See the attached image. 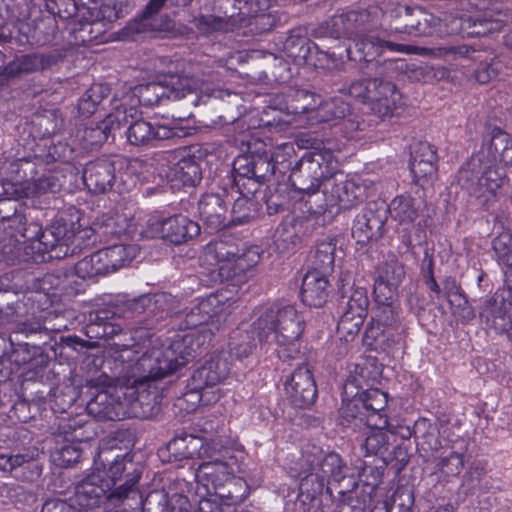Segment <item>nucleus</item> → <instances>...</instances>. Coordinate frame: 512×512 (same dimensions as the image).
Returning <instances> with one entry per match:
<instances>
[{
    "label": "nucleus",
    "instance_id": "22",
    "mask_svg": "<svg viewBox=\"0 0 512 512\" xmlns=\"http://www.w3.org/2000/svg\"><path fill=\"white\" fill-rule=\"evenodd\" d=\"M369 105L371 111L381 118L390 116L401 95L396 85L388 80L372 78Z\"/></svg>",
    "mask_w": 512,
    "mask_h": 512
},
{
    "label": "nucleus",
    "instance_id": "13",
    "mask_svg": "<svg viewBox=\"0 0 512 512\" xmlns=\"http://www.w3.org/2000/svg\"><path fill=\"white\" fill-rule=\"evenodd\" d=\"M438 19L420 8L400 6L395 10V19L388 30L391 33H404L412 36H426L433 32Z\"/></svg>",
    "mask_w": 512,
    "mask_h": 512
},
{
    "label": "nucleus",
    "instance_id": "4",
    "mask_svg": "<svg viewBox=\"0 0 512 512\" xmlns=\"http://www.w3.org/2000/svg\"><path fill=\"white\" fill-rule=\"evenodd\" d=\"M253 327L260 341L278 346L276 351L280 359H295L300 354L298 341L304 330V320L293 306L273 304L262 308Z\"/></svg>",
    "mask_w": 512,
    "mask_h": 512
},
{
    "label": "nucleus",
    "instance_id": "24",
    "mask_svg": "<svg viewBox=\"0 0 512 512\" xmlns=\"http://www.w3.org/2000/svg\"><path fill=\"white\" fill-rule=\"evenodd\" d=\"M136 248L132 245L113 244L109 247L98 249L99 275H108L119 268L129 265L135 258Z\"/></svg>",
    "mask_w": 512,
    "mask_h": 512
},
{
    "label": "nucleus",
    "instance_id": "60",
    "mask_svg": "<svg viewBox=\"0 0 512 512\" xmlns=\"http://www.w3.org/2000/svg\"><path fill=\"white\" fill-rule=\"evenodd\" d=\"M234 183L238 189L240 196L254 198V195L259 190L262 182L255 178L254 176H251L247 178L234 177Z\"/></svg>",
    "mask_w": 512,
    "mask_h": 512
},
{
    "label": "nucleus",
    "instance_id": "6",
    "mask_svg": "<svg viewBox=\"0 0 512 512\" xmlns=\"http://www.w3.org/2000/svg\"><path fill=\"white\" fill-rule=\"evenodd\" d=\"M260 260L259 248L249 247L240 253L239 248L225 240L209 242L201 255L203 265L217 269L221 282L239 286L248 279L247 272Z\"/></svg>",
    "mask_w": 512,
    "mask_h": 512
},
{
    "label": "nucleus",
    "instance_id": "64",
    "mask_svg": "<svg viewBox=\"0 0 512 512\" xmlns=\"http://www.w3.org/2000/svg\"><path fill=\"white\" fill-rule=\"evenodd\" d=\"M41 512H78V508L65 500L55 498L46 500Z\"/></svg>",
    "mask_w": 512,
    "mask_h": 512
},
{
    "label": "nucleus",
    "instance_id": "21",
    "mask_svg": "<svg viewBox=\"0 0 512 512\" xmlns=\"http://www.w3.org/2000/svg\"><path fill=\"white\" fill-rule=\"evenodd\" d=\"M436 148L426 141H417L411 145L410 171L416 182L432 180L437 174Z\"/></svg>",
    "mask_w": 512,
    "mask_h": 512
},
{
    "label": "nucleus",
    "instance_id": "47",
    "mask_svg": "<svg viewBox=\"0 0 512 512\" xmlns=\"http://www.w3.org/2000/svg\"><path fill=\"white\" fill-rule=\"evenodd\" d=\"M76 497L80 506L94 508L96 505V482L94 475L87 476L77 485Z\"/></svg>",
    "mask_w": 512,
    "mask_h": 512
},
{
    "label": "nucleus",
    "instance_id": "29",
    "mask_svg": "<svg viewBox=\"0 0 512 512\" xmlns=\"http://www.w3.org/2000/svg\"><path fill=\"white\" fill-rule=\"evenodd\" d=\"M50 188L49 179L40 178L37 181L11 182L0 181V201L5 199H20L32 197Z\"/></svg>",
    "mask_w": 512,
    "mask_h": 512
},
{
    "label": "nucleus",
    "instance_id": "62",
    "mask_svg": "<svg viewBox=\"0 0 512 512\" xmlns=\"http://www.w3.org/2000/svg\"><path fill=\"white\" fill-rule=\"evenodd\" d=\"M385 336V326L379 321H372L365 329L364 341L369 346H381Z\"/></svg>",
    "mask_w": 512,
    "mask_h": 512
},
{
    "label": "nucleus",
    "instance_id": "37",
    "mask_svg": "<svg viewBox=\"0 0 512 512\" xmlns=\"http://www.w3.org/2000/svg\"><path fill=\"white\" fill-rule=\"evenodd\" d=\"M302 223L296 220L282 223L276 230L275 244L281 251H288L301 242Z\"/></svg>",
    "mask_w": 512,
    "mask_h": 512
},
{
    "label": "nucleus",
    "instance_id": "39",
    "mask_svg": "<svg viewBox=\"0 0 512 512\" xmlns=\"http://www.w3.org/2000/svg\"><path fill=\"white\" fill-rule=\"evenodd\" d=\"M350 114V105L341 97L321 101L317 115L313 118L318 122H328L334 119H343Z\"/></svg>",
    "mask_w": 512,
    "mask_h": 512
},
{
    "label": "nucleus",
    "instance_id": "49",
    "mask_svg": "<svg viewBox=\"0 0 512 512\" xmlns=\"http://www.w3.org/2000/svg\"><path fill=\"white\" fill-rule=\"evenodd\" d=\"M464 467V453L451 452L437 463L438 470L447 477L458 476Z\"/></svg>",
    "mask_w": 512,
    "mask_h": 512
},
{
    "label": "nucleus",
    "instance_id": "50",
    "mask_svg": "<svg viewBox=\"0 0 512 512\" xmlns=\"http://www.w3.org/2000/svg\"><path fill=\"white\" fill-rule=\"evenodd\" d=\"M321 101V97L315 93L304 89L298 90L295 94L296 105L294 106V109L296 112H314L315 115H317Z\"/></svg>",
    "mask_w": 512,
    "mask_h": 512
},
{
    "label": "nucleus",
    "instance_id": "46",
    "mask_svg": "<svg viewBox=\"0 0 512 512\" xmlns=\"http://www.w3.org/2000/svg\"><path fill=\"white\" fill-rule=\"evenodd\" d=\"M231 18L232 16L226 19L214 15H201L200 17L195 18L194 22L195 26L200 32L209 34L211 32H226L230 30L232 26V24L230 23Z\"/></svg>",
    "mask_w": 512,
    "mask_h": 512
},
{
    "label": "nucleus",
    "instance_id": "31",
    "mask_svg": "<svg viewBox=\"0 0 512 512\" xmlns=\"http://www.w3.org/2000/svg\"><path fill=\"white\" fill-rule=\"evenodd\" d=\"M336 258V243L334 240L322 241L317 244L315 250L308 258L310 270L319 271L327 276L333 271Z\"/></svg>",
    "mask_w": 512,
    "mask_h": 512
},
{
    "label": "nucleus",
    "instance_id": "30",
    "mask_svg": "<svg viewBox=\"0 0 512 512\" xmlns=\"http://www.w3.org/2000/svg\"><path fill=\"white\" fill-rule=\"evenodd\" d=\"M461 32L469 36H484L500 30L501 22L493 19L488 12L464 15L459 18Z\"/></svg>",
    "mask_w": 512,
    "mask_h": 512
},
{
    "label": "nucleus",
    "instance_id": "11",
    "mask_svg": "<svg viewBox=\"0 0 512 512\" xmlns=\"http://www.w3.org/2000/svg\"><path fill=\"white\" fill-rule=\"evenodd\" d=\"M199 456L207 460L199 464L196 469L197 483L203 486L207 493L214 492L217 495V492L224 490L226 482L232 479L234 469L228 461L214 457L209 445L200 446Z\"/></svg>",
    "mask_w": 512,
    "mask_h": 512
},
{
    "label": "nucleus",
    "instance_id": "16",
    "mask_svg": "<svg viewBox=\"0 0 512 512\" xmlns=\"http://www.w3.org/2000/svg\"><path fill=\"white\" fill-rule=\"evenodd\" d=\"M240 21L247 20V26L257 33H265L276 26L278 17L269 9L277 0H235Z\"/></svg>",
    "mask_w": 512,
    "mask_h": 512
},
{
    "label": "nucleus",
    "instance_id": "12",
    "mask_svg": "<svg viewBox=\"0 0 512 512\" xmlns=\"http://www.w3.org/2000/svg\"><path fill=\"white\" fill-rule=\"evenodd\" d=\"M63 58V52L58 49L45 53L18 55L6 66L0 68V86L23 75L50 69L62 61Z\"/></svg>",
    "mask_w": 512,
    "mask_h": 512
},
{
    "label": "nucleus",
    "instance_id": "20",
    "mask_svg": "<svg viewBox=\"0 0 512 512\" xmlns=\"http://www.w3.org/2000/svg\"><path fill=\"white\" fill-rule=\"evenodd\" d=\"M126 166L125 159L118 154L101 155L98 157V193L116 192L122 194L126 186L122 179V171Z\"/></svg>",
    "mask_w": 512,
    "mask_h": 512
},
{
    "label": "nucleus",
    "instance_id": "57",
    "mask_svg": "<svg viewBox=\"0 0 512 512\" xmlns=\"http://www.w3.org/2000/svg\"><path fill=\"white\" fill-rule=\"evenodd\" d=\"M4 294L0 293V325L18 322L22 318L21 310L24 305L18 302L15 305H10L3 300Z\"/></svg>",
    "mask_w": 512,
    "mask_h": 512
},
{
    "label": "nucleus",
    "instance_id": "14",
    "mask_svg": "<svg viewBox=\"0 0 512 512\" xmlns=\"http://www.w3.org/2000/svg\"><path fill=\"white\" fill-rule=\"evenodd\" d=\"M404 278V265L395 255H388L377 269L374 283L376 302L393 301Z\"/></svg>",
    "mask_w": 512,
    "mask_h": 512
},
{
    "label": "nucleus",
    "instance_id": "8",
    "mask_svg": "<svg viewBox=\"0 0 512 512\" xmlns=\"http://www.w3.org/2000/svg\"><path fill=\"white\" fill-rule=\"evenodd\" d=\"M468 164L460 170L459 182L471 198L480 206H487L496 196L503 179L495 167H479Z\"/></svg>",
    "mask_w": 512,
    "mask_h": 512
},
{
    "label": "nucleus",
    "instance_id": "1",
    "mask_svg": "<svg viewBox=\"0 0 512 512\" xmlns=\"http://www.w3.org/2000/svg\"><path fill=\"white\" fill-rule=\"evenodd\" d=\"M215 301V297L202 299L188 310L177 313L179 329L190 331L176 333L161 347L144 353L135 364L128 366L125 375L119 376L116 371L112 375L105 371L98 375V421L153 415L154 406L145 384L171 375L210 345L218 329L213 321Z\"/></svg>",
    "mask_w": 512,
    "mask_h": 512
},
{
    "label": "nucleus",
    "instance_id": "23",
    "mask_svg": "<svg viewBox=\"0 0 512 512\" xmlns=\"http://www.w3.org/2000/svg\"><path fill=\"white\" fill-rule=\"evenodd\" d=\"M198 211L201 220L211 233L230 226L227 207L217 194L204 195L198 203Z\"/></svg>",
    "mask_w": 512,
    "mask_h": 512
},
{
    "label": "nucleus",
    "instance_id": "10",
    "mask_svg": "<svg viewBox=\"0 0 512 512\" xmlns=\"http://www.w3.org/2000/svg\"><path fill=\"white\" fill-rule=\"evenodd\" d=\"M167 0H149L142 14L129 21L123 29V36L133 39L136 35L157 37L160 33L171 32L174 22L166 14H160Z\"/></svg>",
    "mask_w": 512,
    "mask_h": 512
},
{
    "label": "nucleus",
    "instance_id": "52",
    "mask_svg": "<svg viewBox=\"0 0 512 512\" xmlns=\"http://www.w3.org/2000/svg\"><path fill=\"white\" fill-rule=\"evenodd\" d=\"M365 319L341 315L337 324L338 334L346 342L351 341L359 333Z\"/></svg>",
    "mask_w": 512,
    "mask_h": 512
},
{
    "label": "nucleus",
    "instance_id": "3",
    "mask_svg": "<svg viewBox=\"0 0 512 512\" xmlns=\"http://www.w3.org/2000/svg\"><path fill=\"white\" fill-rule=\"evenodd\" d=\"M383 10L378 6L351 10L332 16L322 26L323 34L335 39L347 38L360 53V59L373 61L386 50L390 52L411 53L412 47L395 43L377 32L382 26Z\"/></svg>",
    "mask_w": 512,
    "mask_h": 512
},
{
    "label": "nucleus",
    "instance_id": "26",
    "mask_svg": "<svg viewBox=\"0 0 512 512\" xmlns=\"http://www.w3.org/2000/svg\"><path fill=\"white\" fill-rule=\"evenodd\" d=\"M172 156L177 161L170 168L171 179L180 181L184 186L197 185L202 179V173L196 157L186 150L175 151Z\"/></svg>",
    "mask_w": 512,
    "mask_h": 512
},
{
    "label": "nucleus",
    "instance_id": "27",
    "mask_svg": "<svg viewBox=\"0 0 512 512\" xmlns=\"http://www.w3.org/2000/svg\"><path fill=\"white\" fill-rule=\"evenodd\" d=\"M328 288L326 275L319 271H308L302 280L301 299L308 306L321 307L327 301Z\"/></svg>",
    "mask_w": 512,
    "mask_h": 512
},
{
    "label": "nucleus",
    "instance_id": "17",
    "mask_svg": "<svg viewBox=\"0 0 512 512\" xmlns=\"http://www.w3.org/2000/svg\"><path fill=\"white\" fill-rule=\"evenodd\" d=\"M286 394L291 403L299 408L312 405L317 397L316 383L308 365L298 366L285 383Z\"/></svg>",
    "mask_w": 512,
    "mask_h": 512
},
{
    "label": "nucleus",
    "instance_id": "43",
    "mask_svg": "<svg viewBox=\"0 0 512 512\" xmlns=\"http://www.w3.org/2000/svg\"><path fill=\"white\" fill-rule=\"evenodd\" d=\"M510 303L505 302L504 292H496L493 297L486 301L482 315L487 321H492L493 325H498L497 320L505 321Z\"/></svg>",
    "mask_w": 512,
    "mask_h": 512
},
{
    "label": "nucleus",
    "instance_id": "56",
    "mask_svg": "<svg viewBox=\"0 0 512 512\" xmlns=\"http://www.w3.org/2000/svg\"><path fill=\"white\" fill-rule=\"evenodd\" d=\"M49 234H52V236L57 240L60 250L63 246L68 250V242L73 237V232L68 229L67 224L62 219L54 221L47 228V235ZM65 255H67V251L64 252V256Z\"/></svg>",
    "mask_w": 512,
    "mask_h": 512
},
{
    "label": "nucleus",
    "instance_id": "2",
    "mask_svg": "<svg viewBox=\"0 0 512 512\" xmlns=\"http://www.w3.org/2000/svg\"><path fill=\"white\" fill-rule=\"evenodd\" d=\"M289 181L315 215L334 207L348 209L366 197V187L340 171L328 150L306 152L292 167Z\"/></svg>",
    "mask_w": 512,
    "mask_h": 512
},
{
    "label": "nucleus",
    "instance_id": "58",
    "mask_svg": "<svg viewBox=\"0 0 512 512\" xmlns=\"http://www.w3.org/2000/svg\"><path fill=\"white\" fill-rule=\"evenodd\" d=\"M379 304V312L377 314V321L383 326H394L403 324L398 316L396 308L393 306V301L377 302Z\"/></svg>",
    "mask_w": 512,
    "mask_h": 512
},
{
    "label": "nucleus",
    "instance_id": "34",
    "mask_svg": "<svg viewBox=\"0 0 512 512\" xmlns=\"http://www.w3.org/2000/svg\"><path fill=\"white\" fill-rule=\"evenodd\" d=\"M355 398L361 401V407L367 413V419L374 417H387L384 413L387 406V394L377 388L367 389L361 393L356 392Z\"/></svg>",
    "mask_w": 512,
    "mask_h": 512
},
{
    "label": "nucleus",
    "instance_id": "25",
    "mask_svg": "<svg viewBox=\"0 0 512 512\" xmlns=\"http://www.w3.org/2000/svg\"><path fill=\"white\" fill-rule=\"evenodd\" d=\"M425 203L422 199L413 197L410 194H401L394 197L386 213L389 212L392 220L399 224H413L423 213Z\"/></svg>",
    "mask_w": 512,
    "mask_h": 512
},
{
    "label": "nucleus",
    "instance_id": "28",
    "mask_svg": "<svg viewBox=\"0 0 512 512\" xmlns=\"http://www.w3.org/2000/svg\"><path fill=\"white\" fill-rule=\"evenodd\" d=\"M387 426V417L378 416L370 420H366V427L362 429L366 434L363 444L366 455H377L387 450L389 437L384 431Z\"/></svg>",
    "mask_w": 512,
    "mask_h": 512
},
{
    "label": "nucleus",
    "instance_id": "36",
    "mask_svg": "<svg viewBox=\"0 0 512 512\" xmlns=\"http://www.w3.org/2000/svg\"><path fill=\"white\" fill-rule=\"evenodd\" d=\"M149 298L151 300L149 304V318H151V323L147 324L149 328H152L153 320L157 322L173 314L177 316V312L174 311L176 300L171 294L165 292L149 294Z\"/></svg>",
    "mask_w": 512,
    "mask_h": 512
},
{
    "label": "nucleus",
    "instance_id": "41",
    "mask_svg": "<svg viewBox=\"0 0 512 512\" xmlns=\"http://www.w3.org/2000/svg\"><path fill=\"white\" fill-rule=\"evenodd\" d=\"M127 0H102L98 8V23H102L105 29L115 20L127 13Z\"/></svg>",
    "mask_w": 512,
    "mask_h": 512
},
{
    "label": "nucleus",
    "instance_id": "40",
    "mask_svg": "<svg viewBox=\"0 0 512 512\" xmlns=\"http://www.w3.org/2000/svg\"><path fill=\"white\" fill-rule=\"evenodd\" d=\"M257 201L254 198L239 196L231 210L230 225H241L248 223L257 215Z\"/></svg>",
    "mask_w": 512,
    "mask_h": 512
},
{
    "label": "nucleus",
    "instance_id": "59",
    "mask_svg": "<svg viewBox=\"0 0 512 512\" xmlns=\"http://www.w3.org/2000/svg\"><path fill=\"white\" fill-rule=\"evenodd\" d=\"M500 68L499 61L481 62L475 70V79L480 84H486L498 76Z\"/></svg>",
    "mask_w": 512,
    "mask_h": 512
},
{
    "label": "nucleus",
    "instance_id": "54",
    "mask_svg": "<svg viewBox=\"0 0 512 512\" xmlns=\"http://www.w3.org/2000/svg\"><path fill=\"white\" fill-rule=\"evenodd\" d=\"M279 155L276 154L271 159L267 157H257L254 159L253 176L263 182L268 176L275 174L277 164H279Z\"/></svg>",
    "mask_w": 512,
    "mask_h": 512
},
{
    "label": "nucleus",
    "instance_id": "42",
    "mask_svg": "<svg viewBox=\"0 0 512 512\" xmlns=\"http://www.w3.org/2000/svg\"><path fill=\"white\" fill-rule=\"evenodd\" d=\"M247 488L246 482L233 474L232 479L226 482L224 490L217 492V496L226 505H237L246 499L248 495Z\"/></svg>",
    "mask_w": 512,
    "mask_h": 512
},
{
    "label": "nucleus",
    "instance_id": "63",
    "mask_svg": "<svg viewBox=\"0 0 512 512\" xmlns=\"http://www.w3.org/2000/svg\"><path fill=\"white\" fill-rule=\"evenodd\" d=\"M371 79H362L350 84L348 93L350 96L362 100L369 104V96L371 92Z\"/></svg>",
    "mask_w": 512,
    "mask_h": 512
},
{
    "label": "nucleus",
    "instance_id": "35",
    "mask_svg": "<svg viewBox=\"0 0 512 512\" xmlns=\"http://www.w3.org/2000/svg\"><path fill=\"white\" fill-rule=\"evenodd\" d=\"M369 306V299L367 296V290L362 287L354 288L350 295L342 297L341 307L342 314L352 317L366 318L367 310Z\"/></svg>",
    "mask_w": 512,
    "mask_h": 512
},
{
    "label": "nucleus",
    "instance_id": "48",
    "mask_svg": "<svg viewBox=\"0 0 512 512\" xmlns=\"http://www.w3.org/2000/svg\"><path fill=\"white\" fill-rule=\"evenodd\" d=\"M492 244L497 261L507 267H512V233L499 234Z\"/></svg>",
    "mask_w": 512,
    "mask_h": 512
},
{
    "label": "nucleus",
    "instance_id": "55",
    "mask_svg": "<svg viewBox=\"0 0 512 512\" xmlns=\"http://www.w3.org/2000/svg\"><path fill=\"white\" fill-rule=\"evenodd\" d=\"M48 10L61 19H70L76 15L78 5L75 0H48Z\"/></svg>",
    "mask_w": 512,
    "mask_h": 512
},
{
    "label": "nucleus",
    "instance_id": "44",
    "mask_svg": "<svg viewBox=\"0 0 512 512\" xmlns=\"http://www.w3.org/2000/svg\"><path fill=\"white\" fill-rule=\"evenodd\" d=\"M253 337L248 331H236L228 343V353L237 359L247 357L253 350Z\"/></svg>",
    "mask_w": 512,
    "mask_h": 512
},
{
    "label": "nucleus",
    "instance_id": "15",
    "mask_svg": "<svg viewBox=\"0 0 512 512\" xmlns=\"http://www.w3.org/2000/svg\"><path fill=\"white\" fill-rule=\"evenodd\" d=\"M386 219V208L379 207L375 202L368 203L355 217L352 226V237L359 244H367L383 236Z\"/></svg>",
    "mask_w": 512,
    "mask_h": 512
},
{
    "label": "nucleus",
    "instance_id": "5",
    "mask_svg": "<svg viewBox=\"0 0 512 512\" xmlns=\"http://www.w3.org/2000/svg\"><path fill=\"white\" fill-rule=\"evenodd\" d=\"M110 105V111L105 112L103 120L98 123V143L113 142L116 135L120 134L122 126L127 124V140L134 146H156L162 140L179 136V129L164 124L151 123L143 119L129 123L127 109L118 99L113 98ZM101 109L107 110L103 104Z\"/></svg>",
    "mask_w": 512,
    "mask_h": 512
},
{
    "label": "nucleus",
    "instance_id": "33",
    "mask_svg": "<svg viewBox=\"0 0 512 512\" xmlns=\"http://www.w3.org/2000/svg\"><path fill=\"white\" fill-rule=\"evenodd\" d=\"M366 419L367 413L361 407V401L357 400L354 395H352L350 400H343L339 410V425L344 428L361 431L366 427Z\"/></svg>",
    "mask_w": 512,
    "mask_h": 512
},
{
    "label": "nucleus",
    "instance_id": "45",
    "mask_svg": "<svg viewBox=\"0 0 512 512\" xmlns=\"http://www.w3.org/2000/svg\"><path fill=\"white\" fill-rule=\"evenodd\" d=\"M199 439L193 436H187L184 438H175L168 443V451L171 452L175 460H182L192 458L198 450Z\"/></svg>",
    "mask_w": 512,
    "mask_h": 512
},
{
    "label": "nucleus",
    "instance_id": "19",
    "mask_svg": "<svg viewBox=\"0 0 512 512\" xmlns=\"http://www.w3.org/2000/svg\"><path fill=\"white\" fill-rule=\"evenodd\" d=\"M156 237L179 245L200 233L198 223L183 215L169 217L152 224Z\"/></svg>",
    "mask_w": 512,
    "mask_h": 512
},
{
    "label": "nucleus",
    "instance_id": "53",
    "mask_svg": "<svg viewBox=\"0 0 512 512\" xmlns=\"http://www.w3.org/2000/svg\"><path fill=\"white\" fill-rule=\"evenodd\" d=\"M108 316H100V312L98 311V338L103 339V345L108 346H125V344L120 343L119 341H115V337L119 336V327L107 322Z\"/></svg>",
    "mask_w": 512,
    "mask_h": 512
},
{
    "label": "nucleus",
    "instance_id": "61",
    "mask_svg": "<svg viewBox=\"0 0 512 512\" xmlns=\"http://www.w3.org/2000/svg\"><path fill=\"white\" fill-rule=\"evenodd\" d=\"M406 334L405 324H397L385 327V336L382 339V347L390 348L403 342Z\"/></svg>",
    "mask_w": 512,
    "mask_h": 512
},
{
    "label": "nucleus",
    "instance_id": "51",
    "mask_svg": "<svg viewBox=\"0 0 512 512\" xmlns=\"http://www.w3.org/2000/svg\"><path fill=\"white\" fill-rule=\"evenodd\" d=\"M308 472L299 483V490L302 495H306L307 498H315L321 494L326 487V484L318 477V475L312 471L306 469Z\"/></svg>",
    "mask_w": 512,
    "mask_h": 512
},
{
    "label": "nucleus",
    "instance_id": "9",
    "mask_svg": "<svg viewBox=\"0 0 512 512\" xmlns=\"http://www.w3.org/2000/svg\"><path fill=\"white\" fill-rule=\"evenodd\" d=\"M231 362L224 354H215L207 360L203 366L197 369L188 384L190 395H197L203 404H209L218 400L216 392H208V389L217 386L229 374Z\"/></svg>",
    "mask_w": 512,
    "mask_h": 512
},
{
    "label": "nucleus",
    "instance_id": "32",
    "mask_svg": "<svg viewBox=\"0 0 512 512\" xmlns=\"http://www.w3.org/2000/svg\"><path fill=\"white\" fill-rule=\"evenodd\" d=\"M26 468L29 470V475L23 474L21 477L24 480L31 481L34 477H39L41 469L37 463L33 461V457L28 454H5L0 453V470L4 472H15L16 477L18 475L17 470L19 468Z\"/></svg>",
    "mask_w": 512,
    "mask_h": 512
},
{
    "label": "nucleus",
    "instance_id": "18",
    "mask_svg": "<svg viewBox=\"0 0 512 512\" xmlns=\"http://www.w3.org/2000/svg\"><path fill=\"white\" fill-rule=\"evenodd\" d=\"M305 464L308 466V470L314 471L326 484V493L329 495H332L329 485L332 483L340 484L346 477L347 467L340 455L335 452L306 455Z\"/></svg>",
    "mask_w": 512,
    "mask_h": 512
},
{
    "label": "nucleus",
    "instance_id": "7",
    "mask_svg": "<svg viewBox=\"0 0 512 512\" xmlns=\"http://www.w3.org/2000/svg\"><path fill=\"white\" fill-rule=\"evenodd\" d=\"M203 79L188 73L174 74L169 72L158 81L139 85L134 94L144 106H154L164 99L178 100L187 93L198 90Z\"/></svg>",
    "mask_w": 512,
    "mask_h": 512
},
{
    "label": "nucleus",
    "instance_id": "38",
    "mask_svg": "<svg viewBox=\"0 0 512 512\" xmlns=\"http://www.w3.org/2000/svg\"><path fill=\"white\" fill-rule=\"evenodd\" d=\"M490 151L504 165H512V141L500 128H494L491 132Z\"/></svg>",
    "mask_w": 512,
    "mask_h": 512
}]
</instances>
